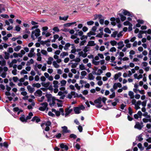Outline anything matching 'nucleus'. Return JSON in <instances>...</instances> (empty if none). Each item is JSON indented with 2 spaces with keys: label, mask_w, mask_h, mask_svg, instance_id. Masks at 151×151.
Returning a JSON list of instances; mask_svg holds the SVG:
<instances>
[{
  "label": "nucleus",
  "mask_w": 151,
  "mask_h": 151,
  "mask_svg": "<svg viewBox=\"0 0 151 151\" xmlns=\"http://www.w3.org/2000/svg\"><path fill=\"white\" fill-rule=\"evenodd\" d=\"M12 79L14 82H16L19 80V78L17 77H13Z\"/></svg>",
  "instance_id": "3c124183"
},
{
  "label": "nucleus",
  "mask_w": 151,
  "mask_h": 151,
  "mask_svg": "<svg viewBox=\"0 0 151 151\" xmlns=\"http://www.w3.org/2000/svg\"><path fill=\"white\" fill-rule=\"evenodd\" d=\"M104 31L106 32L109 34H111V32L108 28H106L104 29Z\"/></svg>",
  "instance_id": "79ce46f5"
},
{
  "label": "nucleus",
  "mask_w": 151,
  "mask_h": 151,
  "mask_svg": "<svg viewBox=\"0 0 151 151\" xmlns=\"http://www.w3.org/2000/svg\"><path fill=\"white\" fill-rule=\"evenodd\" d=\"M46 96L47 98V101L49 102V105L51 106H53L55 104V98L52 97L51 95H46Z\"/></svg>",
  "instance_id": "7ed1b4c3"
},
{
  "label": "nucleus",
  "mask_w": 151,
  "mask_h": 151,
  "mask_svg": "<svg viewBox=\"0 0 151 151\" xmlns=\"http://www.w3.org/2000/svg\"><path fill=\"white\" fill-rule=\"evenodd\" d=\"M67 82L65 80H63L60 81L61 86H65Z\"/></svg>",
  "instance_id": "2f4dec72"
},
{
  "label": "nucleus",
  "mask_w": 151,
  "mask_h": 151,
  "mask_svg": "<svg viewBox=\"0 0 151 151\" xmlns=\"http://www.w3.org/2000/svg\"><path fill=\"white\" fill-rule=\"evenodd\" d=\"M111 45L113 46L116 45L117 44V42L114 40L111 41L110 42Z\"/></svg>",
  "instance_id": "49530a36"
},
{
  "label": "nucleus",
  "mask_w": 151,
  "mask_h": 151,
  "mask_svg": "<svg viewBox=\"0 0 151 151\" xmlns=\"http://www.w3.org/2000/svg\"><path fill=\"white\" fill-rule=\"evenodd\" d=\"M32 85L33 87H36L37 88H40L41 86L40 84L39 83H33Z\"/></svg>",
  "instance_id": "cd10ccee"
},
{
  "label": "nucleus",
  "mask_w": 151,
  "mask_h": 151,
  "mask_svg": "<svg viewBox=\"0 0 151 151\" xmlns=\"http://www.w3.org/2000/svg\"><path fill=\"white\" fill-rule=\"evenodd\" d=\"M68 16L67 15L66 16H64V17H62L60 16L59 17V19L60 20H63L64 21H66L67 20L68 18Z\"/></svg>",
  "instance_id": "4be33fe9"
},
{
  "label": "nucleus",
  "mask_w": 151,
  "mask_h": 151,
  "mask_svg": "<svg viewBox=\"0 0 151 151\" xmlns=\"http://www.w3.org/2000/svg\"><path fill=\"white\" fill-rule=\"evenodd\" d=\"M1 16L3 18H9V16L7 14H1Z\"/></svg>",
  "instance_id": "0e129e2a"
},
{
  "label": "nucleus",
  "mask_w": 151,
  "mask_h": 151,
  "mask_svg": "<svg viewBox=\"0 0 151 151\" xmlns=\"http://www.w3.org/2000/svg\"><path fill=\"white\" fill-rule=\"evenodd\" d=\"M6 61L4 59H3V60H0V65H1L2 66H4L6 65Z\"/></svg>",
  "instance_id": "bb28decb"
},
{
  "label": "nucleus",
  "mask_w": 151,
  "mask_h": 151,
  "mask_svg": "<svg viewBox=\"0 0 151 151\" xmlns=\"http://www.w3.org/2000/svg\"><path fill=\"white\" fill-rule=\"evenodd\" d=\"M88 79L90 80H93L94 78V76L91 73H90L88 75Z\"/></svg>",
  "instance_id": "f704fd0d"
},
{
  "label": "nucleus",
  "mask_w": 151,
  "mask_h": 151,
  "mask_svg": "<svg viewBox=\"0 0 151 151\" xmlns=\"http://www.w3.org/2000/svg\"><path fill=\"white\" fill-rule=\"evenodd\" d=\"M52 65L55 68H58L60 67V65L57 63V62L55 61H53L52 63Z\"/></svg>",
  "instance_id": "b1692460"
},
{
  "label": "nucleus",
  "mask_w": 151,
  "mask_h": 151,
  "mask_svg": "<svg viewBox=\"0 0 151 151\" xmlns=\"http://www.w3.org/2000/svg\"><path fill=\"white\" fill-rule=\"evenodd\" d=\"M35 53H32L29 52V53L28 54V56L29 57L31 58L33 56H35Z\"/></svg>",
  "instance_id": "bf43d9fd"
},
{
  "label": "nucleus",
  "mask_w": 151,
  "mask_h": 151,
  "mask_svg": "<svg viewBox=\"0 0 151 151\" xmlns=\"http://www.w3.org/2000/svg\"><path fill=\"white\" fill-rule=\"evenodd\" d=\"M134 93L132 91H129L128 95L130 96V97L131 99H133L134 98Z\"/></svg>",
  "instance_id": "412c9836"
},
{
  "label": "nucleus",
  "mask_w": 151,
  "mask_h": 151,
  "mask_svg": "<svg viewBox=\"0 0 151 151\" xmlns=\"http://www.w3.org/2000/svg\"><path fill=\"white\" fill-rule=\"evenodd\" d=\"M81 74L82 76H85L86 75L87 73L86 71H83L81 72Z\"/></svg>",
  "instance_id": "774afa93"
},
{
  "label": "nucleus",
  "mask_w": 151,
  "mask_h": 151,
  "mask_svg": "<svg viewBox=\"0 0 151 151\" xmlns=\"http://www.w3.org/2000/svg\"><path fill=\"white\" fill-rule=\"evenodd\" d=\"M40 105L41 106L39 108V110L41 111H44L45 110L47 111L48 108L47 107L48 104L46 102H44L40 104Z\"/></svg>",
  "instance_id": "20e7f679"
},
{
  "label": "nucleus",
  "mask_w": 151,
  "mask_h": 151,
  "mask_svg": "<svg viewBox=\"0 0 151 151\" xmlns=\"http://www.w3.org/2000/svg\"><path fill=\"white\" fill-rule=\"evenodd\" d=\"M143 139L142 138V136L139 135L137 137V139L139 141H141L143 140Z\"/></svg>",
  "instance_id": "69168bd1"
},
{
  "label": "nucleus",
  "mask_w": 151,
  "mask_h": 151,
  "mask_svg": "<svg viewBox=\"0 0 151 151\" xmlns=\"http://www.w3.org/2000/svg\"><path fill=\"white\" fill-rule=\"evenodd\" d=\"M143 126V123L142 122H141L139 123L137 122H136V124L134 125V128L139 130H140L142 129Z\"/></svg>",
  "instance_id": "39448f33"
},
{
  "label": "nucleus",
  "mask_w": 151,
  "mask_h": 151,
  "mask_svg": "<svg viewBox=\"0 0 151 151\" xmlns=\"http://www.w3.org/2000/svg\"><path fill=\"white\" fill-rule=\"evenodd\" d=\"M137 146L142 151L143 150L144 148L142 147V145L141 143H139L137 145Z\"/></svg>",
  "instance_id": "4c0bfd02"
},
{
  "label": "nucleus",
  "mask_w": 151,
  "mask_h": 151,
  "mask_svg": "<svg viewBox=\"0 0 151 151\" xmlns=\"http://www.w3.org/2000/svg\"><path fill=\"white\" fill-rule=\"evenodd\" d=\"M41 53L44 55H47V51L44 50H42L41 51Z\"/></svg>",
  "instance_id": "37998d69"
},
{
  "label": "nucleus",
  "mask_w": 151,
  "mask_h": 151,
  "mask_svg": "<svg viewBox=\"0 0 151 151\" xmlns=\"http://www.w3.org/2000/svg\"><path fill=\"white\" fill-rule=\"evenodd\" d=\"M117 44L118 46L117 48L118 49L120 50H121L124 45V44L123 42L122 41L118 42L117 43Z\"/></svg>",
  "instance_id": "1a4fd4ad"
},
{
  "label": "nucleus",
  "mask_w": 151,
  "mask_h": 151,
  "mask_svg": "<svg viewBox=\"0 0 151 151\" xmlns=\"http://www.w3.org/2000/svg\"><path fill=\"white\" fill-rule=\"evenodd\" d=\"M103 35V32H101L100 33H99L97 35H96V37L100 38H102Z\"/></svg>",
  "instance_id": "a18cd8bd"
},
{
  "label": "nucleus",
  "mask_w": 151,
  "mask_h": 151,
  "mask_svg": "<svg viewBox=\"0 0 151 151\" xmlns=\"http://www.w3.org/2000/svg\"><path fill=\"white\" fill-rule=\"evenodd\" d=\"M115 96V92L112 93L109 96L110 98L111 99H112Z\"/></svg>",
  "instance_id": "e2e57ef3"
},
{
  "label": "nucleus",
  "mask_w": 151,
  "mask_h": 151,
  "mask_svg": "<svg viewBox=\"0 0 151 151\" xmlns=\"http://www.w3.org/2000/svg\"><path fill=\"white\" fill-rule=\"evenodd\" d=\"M70 44L69 43H67L64 47V48L65 50H68V48L70 46Z\"/></svg>",
  "instance_id": "473e14b6"
},
{
  "label": "nucleus",
  "mask_w": 151,
  "mask_h": 151,
  "mask_svg": "<svg viewBox=\"0 0 151 151\" xmlns=\"http://www.w3.org/2000/svg\"><path fill=\"white\" fill-rule=\"evenodd\" d=\"M50 82H48L47 83H42V86L47 88L49 86L50 84Z\"/></svg>",
  "instance_id": "5701e85b"
},
{
  "label": "nucleus",
  "mask_w": 151,
  "mask_h": 151,
  "mask_svg": "<svg viewBox=\"0 0 151 151\" xmlns=\"http://www.w3.org/2000/svg\"><path fill=\"white\" fill-rule=\"evenodd\" d=\"M96 34L93 32L90 31V32L87 33V36L88 37H90L91 35H95Z\"/></svg>",
  "instance_id": "a19ab883"
},
{
  "label": "nucleus",
  "mask_w": 151,
  "mask_h": 151,
  "mask_svg": "<svg viewBox=\"0 0 151 151\" xmlns=\"http://www.w3.org/2000/svg\"><path fill=\"white\" fill-rule=\"evenodd\" d=\"M144 33L143 32V31H141L140 32V33L138 35V37L139 38H142V34Z\"/></svg>",
  "instance_id": "680f3d73"
},
{
  "label": "nucleus",
  "mask_w": 151,
  "mask_h": 151,
  "mask_svg": "<svg viewBox=\"0 0 151 151\" xmlns=\"http://www.w3.org/2000/svg\"><path fill=\"white\" fill-rule=\"evenodd\" d=\"M7 52L8 53H11L13 52V50L12 48L10 47L9 48Z\"/></svg>",
  "instance_id": "4d7b16f0"
},
{
  "label": "nucleus",
  "mask_w": 151,
  "mask_h": 151,
  "mask_svg": "<svg viewBox=\"0 0 151 151\" xmlns=\"http://www.w3.org/2000/svg\"><path fill=\"white\" fill-rule=\"evenodd\" d=\"M103 71L102 70L99 69L98 70V73L97 74L96 73L94 72V73H93L94 74H96L97 75H100L102 73Z\"/></svg>",
  "instance_id": "72a5a7b5"
},
{
  "label": "nucleus",
  "mask_w": 151,
  "mask_h": 151,
  "mask_svg": "<svg viewBox=\"0 0 151 151\" xmlns=\"http://www.w3.org/2000/svg\"><path fill=\"white\" fill-rule=\"evenodd\" d=\"M28 73V72L24 70H22L20 72V74L21 75H24V74H27Z\"/></svg>",
  "instance_id": "c03bdc74"
},
{
  "label": "nucleus",
  "mask_w": 151,
  "mask_h": 151,
  "mask_svg": "<svg viewBox=\"0 0 151 151\" xmlns=\"http://www.w3.org/2000/svg\"><path fill=\"white\" fill-rule=\"evenodd\" d=\"M31 121L33 122H34L35 121L37 123L40 121V119L37 116H35L32 118Z\"/></svg>",
  "instance_id": "4468645a"
},
{
  "label": "nucleus",
  "mask_w": 151,
  "mask_h": 151,
  "mask_svg": "<svg viewBox=\"0 0 151 151\" xmlns=\"http://www.w3.org/2000/svg\"><path fill=\"white\" fill-rule=\"evenodd\" d=\"M94 22L92 21H88L87 22V24L88 25H91L93 24Z\"/></svg>",
  "instance_id": "603ef678"
},
{
  "label": "nucleus",
  "mask_w": 151,
  "mask_h": 151,
  "mask_svg": "<svg viewBox=\"0 0 151 151\" xmlns=\"http://www.w3.org/2000/svg\"><path fill=\"white\" fill-rule=\"evenodd\" d=\"M53 30L56 32H59L60 31V30L57 27H54L53 29Z\"/></svg>",
  "instance_id": "13d9d810"
},
{
  "label": "nucleus",
  "mask_w": 151,
  "mask_h": 151,
  "mask_svg": "<svg viewBox=\"0 0 151 151\" xmlns=\"http://www.w3.org/2000/svg\"><path fill=\"white\" fill-rule=\"evenodd\" d=\"M70 138H73L74 139H75L77 138V136L74 134H71L70 135Z\"/></svg>",
  "instance_id": "8fccbe9b"
},
{
  "label": "nucleus",
  "mask_w": 151,
  "mask_h": 151,
  "mask_svg": "<svg viewBox=\"0 0 151 151\" xmlns=\"http://www.w3.org/2000/svg\"><path fill=\"white\" fill-rule=\"evenodd\" d=\"M119 15H120V19H121V20L123 22L125 20V19H126V17L124 16V15H122L121 14H120Z\"/></svg>",
  "instance_id": "7c9ffc66"
},
{
  "label": "nucleus",
  "mask_w": 151,
  "mask_h": 151,
  "mask_svg": "<svg viewBox=\"0 0 151 151\" xmlns=\"http://www.w3.org/2000/svg\"><path fill=\"white\" fill-rule=\"evenodd\" d=\"M118 33L117 31H115L113 32L111 35V37H116Z\"/></svg>",
  "instance_id": "ea45409f"
},
{
  "label": "nucleus",
  "mask_w": 151,
  "mask_h": 151,
  "mask_svg": "<svg viewBox=\"0 0 151 151\" xmlns=\"http://www.w3.org/2000/svg\"><path fill=\"white\" fill-rule=\"evenodd\" d=\"M20 119L22 122H26L27 121L26 118H25L24 115H23L20 118Z\"/></svg>",
  "instance_id": "6ab92c4d"
},
{
  "label": "nucleus",
  "mask_w": 151,
  "mask_h": 151,
  "mask_svg": "<svg viewBox=\"0 0 151 151\" xmlns=\"http://www.w3.org/2000/svg\"><path fill=\"white\" fill-rule=\"evenodd\" d=\"M123 13L124 15H127L128 16H130L132 17L133 16V14L132 13H131L129 11L126 10H123Z\"/></svg>",
  "instance_id": "6e6552de"
},
{
  "label": "nucleus",
  "mask_w": 151,
  "mask_h": 151,
  "mask_svg": "<svg viewBox=\"0 0 151 151\" xmlns=\"http://www.w3.org/2000/svg\"><path fill=\"white\" fill-rule=\"evenodd\" d=\"M73 110L72 109H69L68 108L65 109V117H67L70 113H71Z\"/></svg>",
  "instance_id": "f8f14e48"
},
{
  "label": "nucleus",
  "mask_w": 151,
  "mask_h": 151,
  "mask_svg": "<svg viewBox=\"0 0 151 151\" xmlns=\"http://www.w3.org/2000/svg\"><path fill=\"white\" fill-rule=\"evenodd\" d=\"M68 55L67 52H63L60 54V56L62 58H63L65 56Z\"/></svg>",
  "instance_id": "393cba45"
},
{
  "label": "nucleus",
  "mask_w": 151,
  "mask_h": 151,
  "mask_svg": "<svg viewBox=\"0 0 151 151\" xmlns=\"http://www.w3.org/2000/svg\"><path fill=\"white\" fill-rule=\"evenodd\" d=\"M84 52L82 51H81L78 52V54L79 55V57L81 56L84 58H85L87 56V54L86 52H87V50L85 49L84 50Z\"/></svg>",
  "instance_id": "0eeeda50"
},
{
  "label": "nucleus",
  "mask_w": 151,
  "mask_h": 151,
  "mask_svg": "<svg viewBox=\"0 0 151 151\" xmlns=\"http://www.w3.org/2000/svg\"><path fill=\"white\" fill-rule=\"evenodd\" d=\"M52 112H54L56 116H59L60 115V113L61 112H60L59 110V111H56L55 109H52Z\"/></svg>",
  "instance_id": "2eb2a0df"
},
{
  "label": "nucleus",
  "mask_w": 151,
  "mask_h": 151,
  "mask_svg": "<svg viewBox=\"0 0 151 151\" xmlns=\"http://www.w3.org/2000/svg\"><path fill=\"white\" fill-rule=\"evenodd\" d=\"M6 73L5 72H3L0 75V76L4 78H6Z\"/></svg>",
  "instance_id": "5fc2aeb1"
},
{
  "label": "nucleus",
  "mask_w": 151,
  "mask_h": 151,
  "mask_svg": "<svg viewBox=\"0 0 151 151\" xmlns=\"http://www.w3.org/2000/svg\"><path fill=\"white\" fill-rule=\"evenodd\" d=\"M27 88L30 93H32L35 91L34 88L31 87L30 85H28L27 86Z\"/></svg>",
  "instance_id": "9b49d317"
},
{
  "label": "nucleus",
  "mask_w": 151,
  "mask_h": 151,
  "mask_svg": "<svg viewBox=\"0 0 151 151\" xmlns=\"http://www.w3.org/2000/svg\"><path fill=\"white\" fill-rule=\"evenodd\" d=\"M74 111L76 114H78L81 113L79 108L78 107H75L74 108Z\"/></svg>",
  "instance_id": "dca6fc26"
},
{
  "label": "nucleus",
  "mask_w": 151,
  "mask_h": 151,
  "mask_svg": "<svg viewBox=\"0 0 151 151\" xmlns=\"http://www.w3.org/2000/svg\"><path fill=\"white\" fill-rule=\"evenodd\" d=\"M15 30L16 31L19 32L20 31L21 29V28L19 25H17L15 27Z\"/></svg>",
  "instance_id": "052dcab7"
},
{
  "label": "nucleus",
  "mask_w": 151,
  "mask_h": 151,
  "mask_svg": "<svg viewBox=\"0 0 151 151\" xmlns=\"http://www.w3.org/2000/svg\"><path fill=\"white\" fill-rule=\"evenodd\" d=\"M124 25H129V26H130V25H131L132 26V24L130 23L128 21H126V22H125L124 23Z\"/></svg>",
  "instance_id": "09e8293b"
},
{
  "label": "nucleus",
  "mask_w": 151,
  "mask_h": 151,
  "mask_svg": "<svg viewBox=\"0 0 151 151\" xmlns=\"http://www.w3.org/2000/svg\"><path fill=\"white\" fill-rule=\"evenodd\" d=\"M4 53L5 54V56H4V58L6 60L9 59V53L6 52H4Z\"/></svg>",
  "instance_id": "a211bd4d"
},
{
  "label": "nucleus",
  "mask_w": 151,
  "mask_h": 151,
  "mask_svg": "<svg viewBox=\"0 0 151 151\" xmlns=\"http://www.w3.org/2000/svg\"><path fill=\"white\" fill-rule=\"evenodd\" d=\"M76 95H77V96H75L74 97H77L78 98H81L83 100H85V98L83 96L82 94H80L79 95H78L77 94H76Z\"/></svg>",
  "instance_id": "e433bc0d"
},
{
  "label": "nucleus",
  "mask_w": 151,
  "mask_h": 151,
  "mask_svg": "<svg viewBox=\"0 0 151 151\" xmlns=\"http://www.w3.org/2000/svg\"><path fill=\"white\" fill-rule=\"evenodd\" d=\"M21 48V47L20 46L18 45L14 48V50L16 52H18Z\"/></svg>",
  "instance_id": "c756f323"
},
{
  "label": "nucleus",
  "mask_w": 151,
  "mask_h": 151,
  "mask_svg": "<svg viewBox=\"0 0 151 151\" xmlns=\"http://www.w3.org/2000/svg\"><path fill=\"white\" fill-rule=\"evenodd\" d=\"M53 84H54L53 87L55 88H58V85L60 84L58 81H53Z\"/></svg>",
  "instance_id": "f3484780"
},
{
  "label": "nucleus",
  "mask_w": 151,
  "mask_h": 151,
  "mask_svg": "<svg viewBox=\"0 0 151 151\" xmlns=\"http://www.w3.org/2000/svg\"><path fill=\"white\" fill-rule=\"evenodd\" d=\"M42 95V92L40 90H38L35 93V95L37 96H40Z\"/></svg>",
  "instance_id": "9d476101"
},
{
  "label": "nucleus",
  "mask_w": 151,
  "mask_h": 151,
  "mask_svg": "<svg viewBox=\"0 0 151 151\" xmlns=\"http://www.w3.org/2000/svg\"><path fill=\"white\" fill-rule=\"evenodd\" d=\"M128 110H129V114L130 115H132V114H133V111L132 110V108L130 107H129L128 108Z\"/></svg>",
  "instance_id": "864d4df0"
},
{
  "label": "nucleus",
  "mask_w": 151,
  "mask_h": 151,
  "mask_svg": "<svg viewBox=\"0 0 151 151\" xmlns=\"http://www.w3.org/2000/svg\"><path fill=\"white\" fill-rule=\"evenodd\" d=\"M12 73L14 75H16L17 74V70L16 69H14L12 71Z\"/></svg>",
  "instance_id": "338daca9"
},
{
  "label": "nucleus",
  "mask_w": 151,
  "mask_h": 151,
  "mask_svg": "<svg viewBox=\"0 0 151 151\" xmlns=\"http://www.w3.org/2000/svg\"><path fill=\"white\" fill-rule=\"evenodd\" d=\"M40 31L39 29H37L32 32L31 37L33 40H35V38H37L40 35Z\"/></svg>",
  "instance_id": "f03ea898"
},
{
  "label": "nucleus",
  "mask_w": 151,
  "mask_h": 151,
  "mask_svg": "<svg viewBox=\"0 0 151 151\" xmlns=\"http://www.w3.org/2000/svg\"><path fill=\"white\" fill-rule=\"evenodd\" d=\"M147 101V100H145L142 102L141 104L143 106V107H145L146 106Z\"/></svg>",
  "instance_id": "6e6d98bb"
},
{
  "label": "nucleus",
  "mask_w": 151,
  "mask_h": 151,
  "mask_svg": "<svg viewBox=\"0 0 151 151\" xmlns=\"http://www.w3.org/2000/svg\"><path fill=\"white\" fill-rule=\"evenodd\" d=\"M81 61V59L78 58H76L72 60V61H74L76 62H79Z\"/></svg>",
  "instance_id": "de8ad7c7"
},
{
  "label": "nucleus",
  "mask_w": 151,
  "mask_h": 151,
  "mask_svg": "<svg viewBox=\"0 0 151 151\" xmlns=\"http://www.w3.org/2000/svg\"><path fill=\"white\" fill-rule=\"evenodd\" d=\"M79 68L81 70H85L86 68L84 65L83 64H81L79 65Z\"/></svg>",
  "instance_id": "58836bf2"
},
{
  "label": "nucleus",
  "mask_w": 151,
  "mask_h": 151,
  "mask_svg": "<svg viewBox=\"0 0 151 151\" xmlns=\"http://www.w3.org/2000/svg\"><path fill=\"white\" fill-rule=\"evenodd\" d=\"M61 128L63 129L62 130V134L64 135L65 133H69L71 132L70 130L68 129L67 127L64 126L62 127Z\"/></svg>",
  "instance_id": "423d86ee"
},
{
  "label": "nucleus",
  "mask_w": 151,
  "mask_h": 151,
  "mask_svg": "<svg viewBox=\"0 0 151 151\" xmlns=\"http://www.w3.org/2000/svg\"><path fill=\"white\" fill-rule=\"evenodd\" d=\"M60 146L61 148L64 149L66 150H68V147L67 145H65L63 143H60Z\"/></svg>",
  "instance_id": "ddd939ff"
},
{
  "label": "nucleus",
  "mask_w": 151,
  "mask_h": 151,
  "mask_svg": "<svg viewBox=\"0 0 151 151\" xmlns=\"http://www.w3.org/2000/svg\"><path fill=\"white\" fill-rule=\"evenodd\" d=\"M33 116V113L31 112H29V114L28 116H27L26 117L27 120L29 119H31L32 117Z\"/></svg>",
  "instance_id": "a878e982"
},
{
  "label": "nucleus",
  "mask_w": 151,
  "mask_h": 151,
  "mask_svg": "<svg viewBox=\"0 0 151 151\" xmlns=\"http://www.w3.org/2000/svg\"><path fill=\"white\" fill-rule=\"evenodd\" d=\"M92 62L93 64L95 65H99L100 63V61H96L94 59H93L92 61Z\"/></svg>",
  "instance_id": "c9c22d12"
},
{
  "label": "nucleus",
  "mask_w": 151,
  "mask_h": 151,
  "mask_svg": "<svg viewBox=\"0 0 151 151\" xmlns=\"http://www.w3.org/2000/svg\"><path fill=\"white\" fill-rule=\"evenodd\" d=\"M107 99L105 97H99L97 99L95 100L94 103L95 104L96 106L98 108H100L103 106L101 101L104 104H106V101Z\"/></svg>",
  "instance_id": "f257e3e1"
},
{
  "label": "nucleus",
  "mask_w": 151,
  "mask_h": 151,
  "mask_svg": "<svg viewBox=\"0 0 151 151\" xmlns=\"http://www.w3.org/2000/svg\"><path fill=\"white\" fill-rule=\"evenodd\" d=\"M53 58L51 57H50L48 58V60L47 61V64L48 65H51L52 63V61L53 60Z\"/></svg>",
  "instance_id": "aec40b11"
},
{
  "label": "nucleus",
  "mask_w": 151,
  "mask_h": 151,
  "mask_svg": "<svg viewBox=\"0 0 151 151\" xmlns=\"http://www.w3.org/2000/svg\"><path fill=\"white\" fill-rule=\"evenodd\" d=\"M94 42L93 41H89L88 42V45L89 46H93L95 45Z\"/></svg>",
  "instance_id": "c85d7f7f"
}]
</instances>
